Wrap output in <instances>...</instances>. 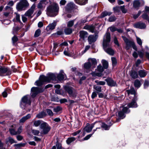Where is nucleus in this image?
Returning <instances> with one entry per match:
<instances>
[{
  "mask_svg": "<svg viewBox=\"0 0 149 149\" xmlns=\"http://www.w3.org/2000/svg\"><path fill=\"white\" fill-rule=\"evenodd\" d=\"M110 34L109 33L107 32L104 35L103 43V47L104 51L108 54L113 55L114 52L111 47V44Z\"/></svg>",
  "mask_w": 149,
  "mask_h": 149,
  "instance_id": "1",
  "label": "nucleus"
},
{
  "mask_svg": "<svg viewBox=\"0 0 149 149\" xmlns=\"http://www.w3.org/2000/svg\"><path fill=\"white\" fill-rule=\"evenodd\" d=\"M59 9L58 5L56 3H53L47 7L46 14L48 16L55 17L57 15Z\"/></svg>",
  "mask_w": 149,
  "mask_h": 149,
  "instance_id": "2",
  "label": "nucleus"
},
{
  "mask_svg": "<svg viewBox=\"0 0 149 149\" xmlns=\"http://www.w3.org/2000/svg\"><path fill=\"white\" fill-rule=\"evenodd\" d=\"M29 3L26 0H21L17 4L16 8L18 11L25 10L29 6Z\"/></svg>",
  "mask_w": 149,
  "mask_h": 149,
  "instance_id": "3",
  "label": "nucleus"
},
{
  "mask_svg": "<svg viewBox=\"0 0 149 149\" xmlns=\"http://www.w3.org/2000/svg\"><path fill=\"white\" fill-rule=\"evenodd\" d=\"M31 104V101L29 95H26L22 98L20 106L22 108L24 109L26 105H30Z\"/></svg>",
  "mask_w": 149,
  "mask_h": 149,
  "instance_id": "4",
  "label": "nucleus"
},
{
  "mask_svg": "<svg viewBox=\"0 0 149 149\" xmlns=\"http://www.w3.org/2000/svg\"><path fill=\"white\" fill-rule=\"evenodd\" d=\"M41 130L40 133L42 134H46L48 133L51 129L50 127L45 122L41 123L40 126Z\"/></svg>",
  "mask_w": 149,
  "mask_h": 149,
  "instance_id": "5",
  "label": "nucleus"
},
{
  "mask_svg": "<svg viewBox=\"0 0 149 149\" xmlns=\"http://www.w3.org/2000/svg\"><path fill=\"white\" fill-rule=\"evenodd\" d=\"M44 91L43 88L37 87H33L31 89V95L33 98L35 97L39 93H42Z\"/></svg>",
  "mask_w": 149,
  "mask_h": 149,
  "instance_id": "6",
  "label": "nucleus"
},
{
  "mask_svg": "<svg viewBox=\"0 0 149 149\" xmlns=\"http://www.w3.org/2000/svg\"><path fill=\"white\" fill-rule=\"evenodd\" d=\"M11 73V71L8 68L0 66V76L9 75Z\"/></svg>",
  "mask_w": 149,
  "mask_h": 149,
  "instance_id": "7",
  "label": "nucleus"
},
{
  "mask_svg": "<svg viewBox=\"0 0 149 149\" xmlns=\"http://www.w3.org/2000/svg\"><path fill=\"white\" fill-rule=\"evenodd\" d=\"M46 77L44 75H40L38 80H37L35 83V85L38 86H42L45 83H47L45 80Z\"/></svg>",
  "mask_w": 149,
  "mask_h": 149,
  "instance_id": "8",
  "label": "nucleus"
},
{
  "mask_svg": "<svg viewBox=\"0 0 149 149\" xmlns=\"http://www.w3.org/2000/svg\"><path fill=\"white\" fill-rule=\"evenodd\" d=\"M65 90L68 93L70 97H75L77 95L76 92H73L72 88L68 86H65L64 87Z\"/></svg>",
  "mask_w": 149,
  "mask_h": 149,
  "instance_id": "9",
  "label": "nucleus"
},
{
  "mask_svg": "<svg viewBox=\"0 0 149 149\" xmlns=\"http://www.w3.org/2000/svg\"><path fill=\"white\" fill-rule=\"evenodd\" d=\"M130 112V110L128 109L127 107H124L122 109V111H120L118 112V116L122 118H124L125 116H124L125 113H129Z\"/></svg>",
  "mask_w": 149,
  "mask_h": 149,
  "instance_id": "10",
  "label": "nucleus"
},
{
  "mask_svg": "<svg viewBox=\"0 0 149 149\" xmlns=\"http://www.w3.org/2000/svg\"><path fill=\"white\" fill-rule=\"evenodd\" d=\"M98 37V34H95V35H90L88 37V41L89 44H91L93 42H95Z\"/></svg>",
  "mask_w": 149,
  "mask_h": 149,
  "instance_id": "11",
  "label": "nucleus"
},
{
  "mask_svg": "<svg viewBox=\"0 0 149 149\" xmlns=\"http://www.w3.org/2000/svg\"><path fill=\"white\" fill-rule=\"evenodd\" d=\"M77 6L73 3L70 2L68 3L65 7V10L68 12H70L73 9H76Z\"/></svg>",
  "mask_w": 149,
  "mask_h": 149,
  "instance_id": "12",
  "label": "nucleus"
},
{
  "mask_svg": "<svg viewBox=\"0 0 149 149\" xmlns=\"http://www.w3.org/2000/svg\"><path fill=\"white\" fill-rule=\"evenodd\" d=\"M45 77L46 78L45 80L47 83H49L52 80H54L56 78L55 74L52 73H49L47 74V76H45Z\"/></svg>",
  "mask_w": 149,
  "mask_h": 149,
  "instance_id": "13",
  "label": "nucleus"
},
{
  "mask_svg": "<svg viewBox=\"0 0 149 149\" xmlns=\"http://www.w3.org/2000/svg\"><path fill=\"white\" fill-rule=\"evenodd\" d=\"M96 124H97V125H99V127H97L96 129H100V127H101L102 128H103L104 129V130H109L110 126H110H108L107 125L105 124L104 123H102L100 122L99 121H96Z\"/></svg>",
  "mask_w": 149,
  "mask_h": 149,
  "instance_id": "14",
  "label": "nucleus"
},
{
  "mask_svg": "<svg viewBox=\"0 0 149 149\" xmlns=\"http://www.w3.org/2000/svg\"><path fill=\"white\" fill-rule=\"evenodd\" d=\"M36 8V5L33 4L30 9L28 10L25 13V15L26 16H30L33 13Z\"/></svg>",
  "mask_w": 149,
  "mask_h": 149,
  "instance_id": "15",
  "label": "nucleus"
},
{
  "mask_svg": "<svg viewBox=\"0 0 149 149\" xmlns=\"http://www.w3.org/2000/svg\"><path fill=\"white\" fill-rule=\"evenodd\" d=\"M134 26L136 28L142 29H145L146 27V26L144 23L138 22L134 24Z\"/></svg>",
  "mask_w": 149,
  "mask_h": 149,
  "instance_id": "16",
  "label": "nucleus"
},
{
  "mask_svg": "<svg viewBox=\"0 0 149 149\" xmlns=\"http://www.w3.org/2000/svg\"><path fill=\"white\" fill-rule=\"evenodd\" d=\"M105 81L107 82L108 85L109 86H115L116 85V82L114 81L111 78H107L105 79Z\"/></svg>",
  "mask_w": 149,
  "mask_h": 149,
  "instance_id": "17",
  "label": "nucleus"
},
{
  "mask_svg": "<svg viewBox=\"0 0 149 149\" xmlns=\"http://www.w3.org/2000/svg\"><path fill=\"white\" fill-rule=\"evenodd\" d=\"M57 24V22L55 21H54L53 23L49 24L47 27L46 29L47 31L52 30L54 29Z\"/></svg>",
  "mask_w": 149,
  "mask_h": 149,
  "instance_id": "18",
  "label": "nucleus"
},
{
  "mask_svg": "<svg viewBox=\"0 0 149 149\" xmlns=\"http://www.w3.org/2000/svg\"><path fill=\"white\" fill-rule=\"evenodd\" d=\"M88 35V33L84 31H80L79 32V36L80 38L83 40H84Z\"/></svg>",
  "mask_w": 149,
  "mask_h": 149,
  "instance_id": "19",
  "label": "nucleus"
},
{
  "mask_svg": "<svg viewBox=\"0 0 149 149\" xmlns=\"http://www.w3.org/2000/svg\"><path fill=\"white\" fill-rule=\"evenodd\" d=\"M95 124H96V122L92 123L91 125L86 126L84 130L87 132H90L91 131Z\"/></svg>",
  "mask_w": 149,
  "mask_h": 149,
  "instance_id": "20",
  "label": "nucleus"
},
{
  "mask_svg": "<svg viewBox=\"0 0 149 149\" xmlns=\"http://www.w3.org/2000/svg\"><path fill=\"white\" fill-rule=\"evenodd\" d=\"M66 76V75L64 73L63 71L61 70L59 73L58 74L57 78L59 80H62L64 79Z\"/></svg>",
  "mask_w": 149,
  "mask_h": 149,
  "instance_id": "21",
  "label": "nucleus"
},
{
  "mask_svg": "<svg viewBox=\"0 0 149 149\" xmlns=\"http://www.w3.org/2000/svg\"><path fill=\"white\" fill-rule=\"evenodd\" d=\"M31 115L30 114H28L26 116L23 117L21 119L19 120L20 123H24L26 120L30 119L31 117Z\"/></svg>",
  "mask_w": 149,
  "mask_h": 149,
  "instance_id": "22",
  "label": "nucleus"
},
{
  "mask_svg": "<svg viewBox=\"0 0 149 149\" xmlns=\"http://www.w3.org/2000/svg\"><path fill=\"white\" fill-rule=\"evenodd\" d=\"M138 74L141 77H144L147 75V72L144 70H140L138 71Z\"/></svg>",
  "mask_w": 149,
  "mask_h": 149,
  "instance_id": "23",
  "label": "nucleus"
},
{
  "mask_svg": "<svg viewBox=\"0 0 149 149\" xmlns=\"http://www.w3.org/2000/svg\"><path fill=\"white\" fill-rule=\"evenodd\" d=\"M84 29L89 30L92 33H93L94 31L95 27L92 25H86L84 26Z\"/></svg>",
  "mask_w": 149,
  "mask_h": 149,
  "instance_id": "24",
  "label": "nucleus"
},
{
  "mask_svg": "<svg viewBox=\"0 0 149 149\" xmlns=\"http://www.w3.org/2000/svg\"><path fill=\"white\" fill-rule=\"evenodd\" d=\"M134 42L129 40L125 43V48L127 50L129 49L131 47Z\"/></svg>",
  "mask_w": 149,
  "mask_h": 149,
  "instance_id": "25",
  "label": "nucleus"
},
{
  "mask_svg": "<svg viewBox=\"0 0 149 149\" xmlns=\"http://www.w3.org/2000/svg\"><path fill=\"white\" fill-rule=\"evenodd\" d=\"M8 143H10L11 144L13 143H16L17 142L15 141L12 137H9L6 139V144H7Z\"/></svg>",
  "mask_w": 149,
  "mask_h": 149,
  "instance_id": "26",
  "label": "nucleus"
},
{
  "mask_svg": "<svg viewBox=\"0 0 149 149\" xmlns=\"http://www.w3.org/2000/svg\"><path fill=\"white\" fill-rule=\"evenodd\" d=\"M75 2L80 5H84L87 3L88 0H74Z\"/></svg>",
  "mask_w": 149,
  "mask_h": 149,
  "instance_id": "27",
  "label": "nucleus"
},
{
  "mask_svg": "<svg viewBox=\"0 0 149 149\" xmlns=\"http://www.w3.org/2000/svg\"><path fill=\"white\" fill-rule=\"evenodd\" d=\"M128 106L129 108H136L137 107V105L135 102L132 101L131 102L128 103Z\"/></svg>",
  "mask_w": 149,
  "mask_h": 149,
  "instance_id": "28",
  "label": "nucleus"
},
{
  "mask_svg": "<svg viewBox=\"0 0 149 149\" xmlns=\"http://www.w3.org/2000/svg\"><path fill=\"white\" fill-rule=\"evenodd\" d=\"M130 75L132 78L135 79L138 77L137 72L135 71H132Z\"/></svg>",
  "mask_w": 149,
  "mask_h": 149,
  "instance_id": "29",
  "label": "nucleus"
},
{
  "mask_svg": "<svg viewBox=\"0 0 149 149\" xmlns=\"http://www.w3.org/2000/svg\"><path fill=\"white\" fill-rule=\"evenodd\" d=\"M126 92H127L128 95H129L130 94L134 95L136 94L135 91L133 88H131L130 90H127Z\"/></svg>",
  "mask_w": 149,
  "mask_h": 149,
  "instance_id": "30",
  "label": "nucleus"
},
{
  "mask_svg": "<svg viewBox=\"0 0 149 149\" xmlns=\"http://www.w3.org/2000/svg\"><path fill=\"white\" fill-rule=\"evenodd\" d=\"M140 2L139 0H135L133 2V6L135 8L140 7Z\"/></svg>",
  "mask_w": 149,
  "mask_h": 149,
  "instance_id": "31",
  "label": "nucleus"
},
{
  "mask_svg": "<svg viewBox=\"0 0 149 149\" xmlns=\"http://www.w3.org/2000/svg\"><path fill=\"white\" fill-rule=\"evenodd\" d=\"M88 62L92 65L95 66L97 64V62L96 59L94 58H89L88 59Z\"/></svg>",
  "mask_w": 149,
  "mask_h": 149,
  "instance_id": "32",
  "label": "nucleus"
},
{
  "mask_svg": "<svg viewBox=\"0 0 149 149\" xmlns=\"http://www.w3.org/2000/svg\"><path fill=\"white\" fill-rule=\"evenodd\" d=\"M102 66L104 69H107L108 67V63L106 60H103L102 61Z\"/></svg>",
  "mask_w": 149,
  "mask_h": 149,
  "instance_id": "33",
  "label": "nucleus"
},
{
  "mask_svg": "<svg viewBox=\"0 0 149 149\" xmlns=\"http://www.w3.org/2000/svg\"><path fill=\"white\" fill-rule=\"evenodd\" d=\"M72 29L70 28H66L64 29V31L66 35H69L72 32Z\"/></svg>",
  "mask_w": 149,
  "mask_h": 149,
  "instance_id": "34",
  "label": "nucleus"
},
{
  "mask_svg": "<svg viewBox=\"0 0 149 149\" xmlns=\"http://www.w3.org/2000/svg\"><path fill=\"white\" fill-rule=\"evenodd\" d=\"M112 14V13L110 12L105 11L103 12L101 14L102 17H104L107 15L109 16Z\"/></svg>",
  "mask_w": 149,
  "mask_h": 149,
  "instance_id": "35",
  "label": "nucleus"
},
{
  "mask_svg": "<svg viewBox=\"0 0 149 149\" xmlns=\"http://www.w3.org/2000/svg\"><path fill=\"white\" fill-rule=\"evenodd\" d=\"M91 66V64L89 63V62H87L84 63V69L88 70H89Z\"/></svg>",
  "mask_w": 149,
  "mask_h": 149,
  "instance_id": "36",
  "label": "nucleus"
},
{
  "mask_svg": "<svg viewBox=\"0 0 149 149\" xmlns=\"http://www.w3.org/2000/svg\"><path fill=\"white\" fill-rule=\"evenodd\" d=\"M76 138L74 137H71L68 138L66 140V143L68 144H69L72 142L75 141Z\"/></svg>",
  "mask_w": 149,
  "mask_h": 149,
  "instance_id": "37",
  "label": "nucleus"
},
{
  "mask_svg": "<svg viewBox=\"0 0 149 149\" xmlns=\"http://www.w3.org/2000/svg\"><path fill=\"white\" fill-rule=\"evenodd\" d=\"M93 88L96 91L97 93L100 92L102 91V87L100 86H96L95 85L93 86Z\"/></svg>",
  "mask_w": 149,
  "mask_h": 149,
  "instance_id": "38",
  "label": "nucleus"
},
{
  "mask_svg": "<svg viewBox=\"0 0 149 149\" xmlns=\"http://www.w3.org/2000/svg\"><path fill=\"white\" fill-rule=\"evenodd\" d=\"M134 85L135 87L139 88L141 85L140 81L138 79L135 80L134 82Z\"/></svg>",
  "mask_w": 149,
  "mask_h": 149,
  "instance_id": "39",
  "label": "nucleus"
},
{
  "mask_svg": "<svg viewBox=\"0 0 149 149\" xmlns=\"http://www.w3.org/2000/svg\"><path fill=\"white\" fill-rule=\"evenodd\" d=\"M111 60L112 62V65L113 67L116 66L117 64V61L116 58L114 57H112Z\"/></svg>",
  "mask_w": 149,
  "mask_h": 149,
  "instance_id": "40",
  "label": "nucleus"
},
{
  "mask_svg": "<svg viewBox=\"0 0 149 149\" xmlns=\"http://www.w3.org/2000/svg\"><path fill=\"white\" fill-rule=\"evenodd\" d=\"M45 113L43 112H41L38 114L36 116V117L38 118H43L45 116Z\"/></svg>",
  "mask_w": 149,
  "mask_h": 149,
  "instance_id": "41",
  "label": "nucleus"
},
{
  "mask_svg": "<svg viewBox=\"0 0 149 149\" xmlns=\"http://www.w3.org/2000/svg\"><path fill=\"white\" fill-rule=\"evenodd\" d=\"M41 121L40 120H35L33 121V125L35 127H38L41 124Z\"/></svg>",
  "mask_w": 149,
  "mask_h": 149,
  "instance_id": "42",
  "label": "nucleus"
},
{
  "mask_svg": "<svg viewBox=\"0 0 149 149\" xmlns=\"http://www.w3.org/2000/svg\"><path fill=\"white\" fill-rule=\"evenodd\" d=\"M41 33V30L40 29H38L37 30L35 33L34 37H38L40 35Z\"/></svg>",
  "mask_w": 149,
  "mask_h": 149,
  "instance_id": "43",
  "label": "nucleus"
},
{
  "mask_svg": "<svg viewBox=\"0 0 149 149\" xmlns=\"http://www.w3.org/2000/svg\"><path fill=\"white\" fill-rule=\"evenodd\" d=\"M104 69L103 67H102L100 64L97 67V71L100 72H102L104 71Z\"/></svg>",
  "mask_w": 149,
  "mask_h": 149,
  "instance_id": "44",
  "label": "nucleus"
},
{
  "mask_svg": "<svg viewBox=\"0 0 149 149\" xmlns=\"http://www.w3.org/2000/svg\"><path fill=\"white\" fill-rule=\"evenodd\" d=\"M75 20V19H74L69 21L67 23V26L68 27H72L74 25Z\"/></svg>",
  "mask_w": 149,
  "mask_h": 149,
  "instance_id": "45",
  "label": "nucleus"
},
{
  "mask_svg": "<svg viewBox=\"0 0 149 149\" xmlns=\"http://www.w3.org/2000/svg\"><path fill=\"white\" fill-rule=\"evenodd\" d=\"M9 131L10 134L12 135H15L17 134L16 131L13 128L10 129H9Z\"/></svg>",
  "mask_w": 149,
  "mask_h": 149,
  "instance_id": "46",
  "label": "nucleus"
},
{
  "mask_svg": "<svg viewBox=\"0 0 149 149\" xmlns=\"http://www.w3.org/2000/svg\"><path fill=\"white\" fill-rule=\"evenodd\" d=\"M44 3V1L42 0L38 4L37 7L38 8H42L43 4Z\"/></svg>",
  "mask_w": 149,
  "mask_h": 149,
  "instance_id": "47",
  "label": "nucleus"
},
{
  "mask_svg": "<svg viewBox=\"0 0 149 149\" xmlns=\"http://www.w3.org/2000/svg\"><path fill=\"white\" fill-rule=\"evenodd\" d=\"M18 40V39L17 37L16 36H14L12 37V40L13 45H15V43L17 42Z\"/></svg>",
  "mask_w": 149,
  "mask_h": 149,
  "instance_id": "48",
  "label": "nucleus"
},
{
  "mask_svg": "<svg viewBox=\"0 0 149 149\" xmlns=\"http://www.w3.org/2000/svg\"><path fill=\"white\" fill-rule=\"evenodd\" d=\"M142 18L148 20L149 17L147 13L145 12L142 15Z\"/></svg>",
  "mask_w": 149,
  "mask_h": 149,
  "instance_id": "49",
  "label": "nucleus"
},
{
  "mask_svg": "<svg viewBox=\"0 0 149 149\" xmlns=\"http://www.w3.org/2000/svg\"><path fill=\"white\" fill-rule=\"evenodd\" d=\"M120 6H116L113 8V10L115 13H119L120 12Z\"/></svg>",
  "mask_w": 149,
  "mask_h": 149,
  "instance_id": "50",
  "label": "nucleus"
},
{
  "mask_svg": "<svg viewBox=\"0 0 149 149\" xmlns=\"http://www.w3.org/2000/svg\"><path fill=\"white\" fill-rule=\"evenodd\" d=\"M31 131L32 134L34 135H37L40 133L39 131L37 130H32Z\"/></svg>",
  "mask_w": 149,
  "mask_h": 149,
  "instance_id": "51",
  "label": "nucleus"
},
{
  "mask_svg": "<svg viewBox=\"0 0 149 149\" xmlns=\"http://www.w3.org/2000/svg\"><path fill=\"white\" fill-rule=\"evenodd\" d=\"M36 42H34L32 44L31 47L29 48V50L31 51H32L36 47Z\"/></svg>",
  "mask_w": 149,
  "mask_h": 149,
  "instance_id": "52",
  "label": "nucleus"
},
{
  "mask_svg": "<svg viewBox=\"0 0 149 149\" xmlns=\"http://www.w3.org/2000/svg\"><path fill=\"white\" fill-rule=\"evenodd\" d=\"M61 107L58 106L54 109L53 111L56 112H58L59 111L61 110Z\"/></svg>",
  "mask_w": 149,
  "mask_h": 149,
  "instance_id": "53",
  "label": "nucleus"
},
{
  "mask_svg": "<svg viewBox=\"0 0 149 149\" xmlns=\"http://www.w3.org/2000/svg\"><path fill=\"white\" fill-rule=\"evenodd\" d=\"M46 111L48 115L50 116H52L53 115V113L51 110L49 109H47Z\"/></svg>",
  "mask_w": 149,
  "mask_h": 149,
  "instance_id": "54",
  "label": "nucleus"
},
{
  "mask_svg": "<svg viewBox=\"0 0 149 149\" xmlns=\"http://www.w3.org/2000/svg\"><path fill=\"white\" fill-rule=\"evenodd\" d=\"M116 18L114 16H111L109 19V21L110 22H112L115 21Z\"/></svg>",
  "mask_w": 149,
  "mask_h": 149,
  "instance_id": "55",
  "label": "nucleus"
},
{
  "mask_svg": "<svg viewBox=\"0 0 149 149\" xmlns=\"http://www.w3.org/2000/svg\"><path fill=\"white\" fill-rule=\"evenodd\" d=\"M136 41L138 44L140 46L142 45V42L141 39L139 38L136 37Z\"/></svg>",
  "mask_w": 149,
  "mask_h": 149,
  "instance_id": "56",
  "label": "nucleus"
},
{
  "mask_svg": "<svg viewBox=\"0 0 149 149\" xmlns=\"http://www.w3.org/2000/svg\"><path fill=\"white\" fill-rule=\"evenodd\" d=\"M96 82L98 85H104L105 84V82L104 81H96Z\"/></svg>",
  "mask_w": 149,
  "mask_h": 149,
  "instance_id": "57",
  "label": "nucleus"
},
{
  "mask_svg": "<svg viewBox=\"0 0 149 149\" xmlns=\"http://www.w3.org/2000/svg\"><path fill=\"white\" fill-rule=\"evenodd\" d=\"M125 6L124 5L120 6V10L122 11L123 13H126L127 12V10L125 8Z\"/></svg>",
  "mask_w": 149,
  "mask_h": 149,
  "instance_id": "58",
  "label": "nucleus"
},
{
  "mask_svg": "<svg viewBox=\"0 0 149 149\" xmlns=\"http://www.w3.org/2000/svg\"><path fill=\"white\" fill-rule=\"evenodd\" d=\"M92 134H90L87 135L81 141H83L84 140H88L90 138V137L92 136Z\"/></svg>",
  "mask_w": 149,
  "mask_h": 149,
  "instance_id": "59",
  "label": "nucleus"
},
{
  "mask_svg": "<svg viewBox=\"0 0 149 149\" xmlns=\"http://www.w3.org/2000/svg\"><path fill=\"white\" fill-rule=\"evenodd\" d=\"M149 85V81L146 80L144 84V86L145 88H147Z\"/></svg>",
  "mask_w": 149,
  "mask_h": 149,
  "instance_id": "60",
  "label": "nucleus"
},
{
  "mask_svg": "<svg viewBox=\"0 0 149 149\" xmlns=\"http://www.w3.org/2000/svg\"><path fill=\"white\" fill-rule=\"evenodd\" d=\"M92 74L93 76H96L98 77H100L102 76V74L101 72H95L92 73Z\"/></svg>",
  "mask_w": 149,
  "mask_h": 149,
  "instance_id": "61",
  "label": "nucleus"
},
{
  "mask_svg": "<svg viewBox=\"0 0 149 149\" xmlns=\"http://www.w3.org/2000/svg\"><path fill=\"white\" fill-rule=\"evenodd\" d=\"M8 90L6 89L2 93V95L4 97H6L7 96V92Z\"/></svg>",
  "mask_w": 149,
  "mask_h": 149,
  "instance_id": "62",
  "label": "nucleus"
},
{
  "mask_svg": "<svg viewBox=\"0 0 149 149\" xmlns=\"http://www.w3.org/2000/svg\"><path fill=\"white\" fill-rule=\"evenodd\" d=\"M22 126H20L18 128L17 131H16L17 134H19L21 133L22 131Z\"/></svg>",
  "mask_w": 149,
  "mask_h": 149,
  "instance_id": "63",
  "label": "nucleus"
},
{
  "mask_svg": "<svg viewBox=\"0 0 149 149\" xmlns=\"http://www.w3.org/2000/svg\"><path fill=\"white\" fill-rule=\"evenodd\" d=\"M16 16L15 17V19L17 21H20V15L17 13H15Z\"/></svg>",
  "mask_w": 149,
  "mask_h": 149,
  "instance_id": "64",
  "label": "nucleus"
}]
</instances>
